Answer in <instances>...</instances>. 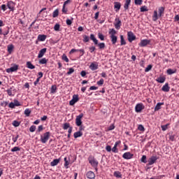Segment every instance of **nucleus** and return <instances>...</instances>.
<instances>
[{
    "label": "nucleus",
    "instance_id": "obj_1",
    "mask_svg": "<svg viewBox=\"0 0 179 179\" xmlns=\"http://www.w3.org/2000/svg\"><path fill=\"white\" fill-rule=\"evenodd\" d=\"M50 131L45 132V134H43V136H41V142H42V143H47V142L48 141V139H50Z\"/></svg>",
    "mask_w": 179,
    "mask_h": 179
},
{
    "label": "nucleus",
    "instance_id": "obj_2",
    "mask_svg": "<svg viewBox=\"0 0 179 179\" xmlns=\"http://www.w3.org/2000/svg\"><path fill=\"white\" fill-rule=\"evenodd\" d=\"M89 163L92 166V167L97 168V166H99V162L94 159V157H90L89 159Z\"/></svg>",
    "mask_w": 179,
    "mask_h": 179
},
{
    "label": "nucleus",
    "instance_id": "obj_3",
    "mask_svg": "<svg viewBox=\"0 0 179 179\" xmlns=\"http://www.w3.org/2000/svg\"><path fill=\"white\" fill-rule=\"evenodd\" d=\"M82 118H83V113H81L79 115L76 116V124L77 127H80L82 125Z\"/></svg>",
    "mask_w": 179,
    "mask_h": 179
},
{
    "label": "nucleus",
    "instance_id": "obj_4",
    "mask_svg": "<svg viewBox=\"0 0 179 179\" xmlns=\"http://www.w3.org/2000/svg\"><path fill=\"white\" fill-rule=\"evenodd\" d=\"M79 101V96L77 94H74L73 96V99L69 101L70 106H74L76 103H78Z\"/></svg>",
    "mask_w": 179,
    "mask_h": 179
},
{
    "label": "nucleus",
    "instance_id": "obj_5",
    "mask_svg": "<svg viewBox=\"0 0 179 179\" xmlns=\"http://www.w3.org/2000/svg\"><path fill=\"white\" fill-rule=\"evenodd\" d=\"M127 38H128L129 43H132L134 41V40H136V36H135V35H134V33H132V31H129L127 33Z\"/></svg>",
    "mask_w": 179,
    "mask_h": 179
},
{
    "label": "nucleus",
    "instance_id": "obj_6",
    "mask_svg": "<svg viewBox=\"0 0 179 179\" xmlns=\"http://www.w3.org/2000/svg\"><path fill=\"white\" fill-rule=\"evenodd\" d=\"M17 69H19V66L17 65H14L13 66L9 68V69H7L6 70V71L8 73H10V72H16V71H17Z\"/></svg>",
    "mask_w": 179,
    "mask_h": 179
},
{
    "label": "nucleus",
    "instance_id": "obj_7",
    "mask_svg": "<svg viewBox=\"0 0 179 179\" xmlns=\"http://www.w3.org/2000/svg\"><path fill=\"white\" fill-rule=\"evenodd\" d=\"M122 157L126 160H129V159H132V157H134V155L129 152H127L123 154Z\"/></svg>",
    "mask_w": 179,
    "mask_h": 179
},
{
    "label": "nucleus",
    "instance_id": "obj_8",
    "mask_svg": "<svg viewBox=\"0 0 179 179\" xmlns=\"http://www.w3.org/2000/svg\"><path fill=\"white\" fill-rule=\"evenodd\" d=\"M145 106H143V103H138L135 108L136 113H141V111H142V110H143Z\"/></svg>",
    "mask_w": 179,
    "mask_h": 179
},
{
    "label": "nucleus",
    "instance_id": "obj_9",
    "mask_svg": "<svg viewBox=\"0 0 179 179\" xmlns=\"http://www.w3.org/2000/svg\"><path fill=\"white\" fill-rule=\"evenodd\" d=\"M7 6L10 10H15V3L12 1H8Z\"/></svg>",
    "mask_w": 179,
    "mask_h": 179
},
{
    "label": "nucleus",
    "instance_id": "obj_10",
    "mask_svg": "<svg viewBox=\"0 0 179 179\" xmlns=\"http://www.w3.org/2000/svg\"><path fill=\"white\" fill-rule=\"evenodd\" d=\"M156 160H157V157L152 156L148 159L149 166H152V164H155L156 163Z\"/></svg>",
    "mask_w": 179,
    "mask_h": 179
},
{
    "label": "nucleus",
    "instance_id": "obj_11",
    "mask_svg": "<svg viewBox=\"0 0 179 179\" xmlns=\"http://www.w3.org/2000/svg\"><path fill=\"white\" fill-rule=\"evenodd\" d=\"M114 24H115V29H117V30H120L121 27V20H120V18H116L115 23Z\"/></svg>",
    "mask_w": 179,
    "mask_h": 179
},
{
    "label": "nucleus",
    "instance_id": "obj_12",
    "mask_svg": "<svg viewBox=\"0 0 179 179\" xmlns=\"http://www.w3.org/2000/svg\"><path fill=\"white\" fill-rule=\"evenodd\" d=\"M150 41L145 39V40H142L141 43H139L140 47H146L148 44H150Z\"/></svg>",
    "mask_w": 179,
    "mask_h": 179
},
{
    "label": "nucleus",
    "instance_id": "obj_13",
    "mask_svg": "<svg viewBox=\"0 0 179 179\" xmlns=\"http://www.w3.org/2000/svg\"><path fill=\"white\" fill-rule=\"evenodd\" d=\"M90 69H91V71H96V69H99V64H97V63H91L90 65Z\"/></svg>",
    "mask_w": 179,
    "mask_h": 179
},
{
    "label": "nucleus",
    "instance_id": "obj_14",
    "mask_svg": "<svg viewBox=\"0 0 179 179\" xmlns=\"http://www.w3.org/2000/svg\"><path fill=\"white\" fill-rule=\"evenodd\" d=\"M45 52H47V48H43L39 51L38 55V58H43V57H44V54H45Z\"/></svg>",
    "mask_w": 179,
    "mask_h": 179
},
{
    "label": "nucleus",
    "instance_id": "obj_15",
    "mask_svg": "<svg viewBox=\"0 0 179 179\" xmlns=\"http://www.w3.org/2000/svg\"><path fill=\"white\" fill-rule=\"evenodd\" d=\"M114 8L116 9L115 12H118V10H120V9H121V3H120L118 1H115L114 3Z\"/></svg>",
    "mask_w": 179,
    "mask_h": 179
},
{
    "label": "nucleus",
    "instance_id": "obj_16",
    "mask_svg": "<svg viewBox=\"0 0 179 179\" xmlns=\"http://www.w3.org/2000/svg\"><path fill=\"white\" fill-rule=\"evenodd\" d=\"M86 176L89 179H93L94 177H96V175L93 173V171H88Z\"/></svg>",
    "mask_w": 179,
    "mask_h": 179
},
{
    "label": "nucleus",
    "instance_id": "obj_17",
    "mask_svg": "<svg viewBox=\"0 0 179 179\" xmlns=\"http://www.w3.org/2000/svg\"><path fill=\"white\" fill-rule=\"evenodd\" d=\"M159 14L158 16L159 17H162L163 15H164V7H160L158 10Z\"/></svg>",
    "mask_w": 179,
    "mask_h": 179
},
{
    "label": "nucleus",
    "instance_id": "obj_18",
    "mask_svg": "<svg viewBox=\"0 0 179 179\" xmlns=\"http://www.w3.org/2000/svg\"><path fill=\"white\" fill-rule=\"evenodd\" d=\"M162 92H170V87H169V84L166 83L165 84L162 88Z\"/></svg>",
    "mask_w": 179,
    "mask_h": 179
},
{
    "label": "nucleus",
    "instance_id": "obj_19",
    "mask_svg": "<svg viewBox=\"0 0 179 179\" xmlns=\"http://www.w3.org/2000/svg\"><path fill=\"white\" fill-rule=\"evenodd\" d=\"M164 103H157L156 106L155 107V111H159L160 108H162V106H164Z\"/></svg>",
    "mask_w": 179,
    "mask_h": 179
},
{
    "label": "nucleus",
    "instance_id": "obj_20",
    "mask_svg": "<svg viewBox=\"0 0 179 179\" xmlns=\"http://www.w3.org/2000/svg\"><path fill=\"white\" fill-rule=\"evenodd\" d=\"M95 45H97L99 50H104V48H106V43H98L97 44H95Z\"/></svg>",
    "mask_w": 179,
    "mask_h": 179
},
{
    "label": "nucleus",
    "instance_id": "obj_21",
    "mask_svg": "<svg viewBox=\"0 0 179 179\" xmlns=\"http://www.w3.org/2000/svg\"><path fill=\"white\" fill-rule=\"evenodd\" d=\"M83 135V133L79 131L75 132L73 134V136L75 139H76L77 138H80V136H82Z\"/></svg>",
    "mask_w": 179,
    "mask_h": 179
},
{
    "label": "nucleus",
    "instance_id": "obj_22",
    "mask_svg": "<svg viewBox=\"0 0 179 179\" xmlns=\"http://www.w3.org/2000/svg\"><path fill=\"white\" fill-rule=\"evenodd\" d=\"M130 4H131V0H126L124 6L125 10H128Z\"/></svg>",
    "mask_w": 179,
    "mask_h": 179
},
{
    "label": "nucleus",
    "instance_id": "obj_23",
    "mask_svg": "<svg viewBox=\"0 0 179 179\" xmlns=\"http://www.w3.org/2000/svg\"><path fill=\"white\" fill-rule=\"evenodd\" d=\"M59 163V159H55L52 162H50V166L52 167H54L55 166H57Z\"/></svg>",
    "mask_w": 179,
    "mask_h": 179
},
{
    "label": "nucleus",
    "instance_id": "obj_24",
    "mask_svg": "<svg viewBox=\"0 0 179 179\" xmlns=\"http://www.w3.org/2000/svg\"><path fill=\"white\" fill-rule=\"evenodd\" d=\"M159 19V15H157V10L154 11V15L152 16L153 22H156Z\"/></svg>",
    "mask_w": 179,
    "mask_h": 179
},
{
    "label": "nucleus",
    "instance_id": "obj_25",
    "mask_svg": "<svg viewBox=\"0 0 179 179\" xmlns=\"http://www.w3.org/2000/svg\"><path fill=\"white\" fill-rule=\"evenodd\" d=\"M45 38H47V36L45 35H38V36L39 41H45Z\"/></svg>",
    "mask_w": 179,
    "mask_h": 179
},
{
    "label": "nucleus",
    "instance_id": "obj_26",
    "mask_svg": "<svg viewBox=\"0 0 179 179\" xmlns=\"http://www.w3.org/2000/svg\"><path fill=\"white\" fill-rule=\"evenodd\" d=\"M111 41H112V44H115L117 43V36H110Z\"/></svg>",
    "mask_w": 179,
    "mask_h": 179
},
{
    "label": "nucleus",
    "instance_id": "obj_27",
    "mask_svg": "<svg viewBox=\"0 0 179 179\" xmlns=\"http://www.w3.org/2000/svg\"><path fill=\"white\" fill-rule=\"evenodd\" d=\"M90 39L93 41V43H94V44L98 43L99 41L96 38V37H94V34H92L90 35Z\"/></svg>",
    "mask_w": 179,
    "mask_h": 179
},
{
    "label": "nucleus",
    "instance_id": "obj_28",
    "mask_svg": "<svg viewBox=\"0 0 179 179\" xmlns=\"http://www.w3.org/2000/svg\"><path fill=\"white\" fill-rule=\"evenodd\" d=\"M165 81H166L165 77H159L157 79V82H158V83H164Z\"/></svg>",
    "mask_w": 179,
    "mask_h": 179
},
{
    "label": "nucleus",
    "instance_id": "obj_29",
    "mask_svg": "<svg viewBox=\"0 0 179 179\" xmlns=\"http://www.w3.org/2000/svg\"><path fill=\"white\" fill-rule=\"evenodd\" d=\"M83 43H89L90 40V37L87 36V35H84L83 36Z\"/></svg>",
    "mask_w": 179,
    "mask_h": 179
},
{
    "label": "nucleus",
    "instance_id": "obj_30",
    "mask_svg": "<svg viewBox=\"0 0 179 179\" xmlns=\"http://www.w3.org/2000/svg\"><path fill=\"white\" fill-rule=\"evenodd\" d=\"M177 72V70L175 69V70H173L171 69H169L167 71H166V73H168V75H173V73H176Z\"/></svg>",
    "mask_w": 179,
    "mask_h": 179
},
{
    "label": "nucleus",
    "instance_id": "obj_31",
    "mask_svg": "<svg viewBox=\"0 0 179 179\" xmlns=\"http://www.w3.org/2000/svg\"><path fill=\"white\" fill-rule=\"evenodd\" d=\"M27 66L29 69H34V68H36V66H34V65H33L30 62H27Z\"/></svg>",
    "mask_w": 179,
    "mask_h": 179
},
{
    "label": "nucleus",
    "instance_id": "obj_32",
    "mask_svg": "<svg viewBox=\"0 0 179 179\" xmlns=\"http://www.w3.org/2000/svg\"><path fill=\"white\" fill-rule=\"evenodd\" d=\"M24 114L27 116V117H30V114H31V110L29 108L25 109Z\"/></svg>",
    "mask_w": 179,
    "mask_h": 179
},
{
    "label": "nucleus",
    "instance_id": "obj_33",
    "mask_svg": "<svg viewBox=\"0 0 179 179\" xmlns=\"http://www.w3.org/2000/svg\"><path fill=\"white\" fill-rule=\"evenodd\" d=\"M127 44V42H125V39H124V36H120V45H125Z\"/></svg>",
    "mask_w": 179,
    "mask_h": 179
},
{
    "label": "nucleus",
    "instance_id": "obj_34",
    "mask_svg": "<svg viewBox=\"0 0 179 179\" xmlns=\"http://www.w3.org/2000/svg\"><path fill=\"white\" fill-rule=\"evenodd\" d=\"M110 36H115L117 34V31L114 29H110L109 31Z\"/></svg>",
    "mask_w": 179,
    "mask_h": 179
},
{
    "label": "nucleus",
    "instance_id": "obj_35",
    "mask_svg": "<svg viewBox=\"0 0 179 179\" xmlns=\"http://www.w3.org/2000/svg\"><path fill=\"white\" fill-rule=\"evenodd\" d=\"M170 125V124H166L165 125H162L161 128L162 129V131H167V129H169V126Z\"/></svg>",
    "mask_w": 179,
    "mask_h": 179
},
{
    "label": "nucleus",
    "instance_id": "obj_36",
    "mask_svg": "<svg viewBox=\"0 0 179 179\" xmlns=\"http://www.w3.org/2000/svg\"><path fill=\"white\" fill-rule=\"evenodd\" d=\"M58 15H59V10L58 9H56L52 14L53 17H57Z\"/></svg>",
    "mask_w": 179,
    "mask_h": 179
},
{
    "label": "nucleus",
    "instance_id": "obj_37",
    "mask_svg": "<svg viewBox=\"0 0 179 179\" xmlns=\"http://www.w3.org/2000/svg\"><path fill=\"white\" fill-rule=\"evenodd\" d=\"M68 128H71V124L69 123H64L63 126V129L66 130Z\"/></svg>",
    "mask_w": 179,
    "mask_h": 179
},
{
    "label": "nucleus",
    "instance_id": "obj_38",
    "mask_svg": "<svg viewBox=\"0 0 179 179\" xmlns=\"http://www.w3.org/2000/svg\"><path fill=\"white\" fill-rule=\"evenodd\" d=\"M39 64H41V65H44L45 64H47V59L45 58H43L39 61Z\"/></svg>",
    "mask_w": 179,
    "mask_h": 179
},
{
    "label": "nucleus",
    "instance_id": "obj_39",
    "mask_svg": "<svg viewBox=\"0 0 179 179\" xmlns=\"http://www.w3.org/2000/svg\"><path fill=\"white\" fill-rule=\"evenodd\" d=\"M62 58L63 61H65V62H69V59H68V57L66 56V55L64 54Z\"/></svg>",
    "mask_w": 179,
    "mask_h": 179
},
{
    "label": "nucleus",
    "instance_id": "obj_40",
    "mask_svg": "<svg viewBox=\"0 0 179 179\" xmlns=\"http://www.w3.org/2000/svg\"><path fill=\"white\" fill-rule=\"evenodd\" d=\"M141 12H148V9L146 6H142L141 8Z\"/></svg>",
    "mask_w": 179,
    "mask_h": 179
},
{
    "label": "nucleus",
    "instance_id": "obj_41",
    "mask_svg": "<svg viewBox=\"0 0 179 179\" xmlns=\"http://www.w3.org/2000/svg\"><path fill=\"white\" fill-rule=\"evenodd\" d=\"M104 83V79L101 78L99 81H97L96 84L99 85V86H103Z\"/></svg>",
    "mask_w": 179,
    "mask_h": 179
},
{
    "label": "nucleus",
    "instance_id": "obj_42",
    "mask_svg": "<svg viewBox=\"0 0 179 179\" xmlns=\"http://www.w3.org/2000/svg\"><path fill=\"white\" fill-rule=\"evenodd\" d=\"M13 127H17L19 125H20V122H17V120H14L13 122Z\"/></svg>",
    "mask_w": 179,
    "mask_h": 179
},
{
    "label": "nucleus",
    "instance_id": "obj_43",
    "mask_svg": "<svg viewBox=\"0 0 179 179\" xmlns=\"http://www.w3.org/2000/svg\"><path fill=\"white\" fill-rule=\"evenodd\" d=\"M8 51L9 52V54H10V52H12V51H13V45H10L8 46Z\"/></svg>",
    "mask_w": 179,
    "mask_h": 179
},
{
    "label": "nucleus",
    "instance_id": "obj_44",
    "mask_svg": "<svg viewBox=\"0 0 179 179\" xmlns=\"http://www.w3.org/2000/svg\"><path fill=\"white\" fill-rule=\"evenodd\" d=\"M59 27H61L59 24H56L54 27V29L55 30V31H59Z\"/></svg>",
    "mask_w": 179,
    "mask_h": 179
},
{
    "label": "nucleus",
    "instance_id": "obj_45",
    "mask_svg": "<svg viewBox=\"0 0 179 179\" xmlns=\"http://www.w3.org/2000/svg\"><path fill=\"white\" fill-rule=\"evenodd\" d=\"M20 148L19 147H14L11 149V152H20Z\"/></svg>",
    "mask_w": 179,
    "mask_h": 179
},
{
    "label": "nucleus",
    "instance_id": "obj_46",
    "mask_svg": "<svg viewBox=\"0 0 179 179\" xmlns=\"http://www.w3.org/2000/svg\"><path fill=\"white\" fill-rule=\"evenodd\" d=\"M152 64H149L145 69V72H149V71L152 70Z\"/></svg>",
    "mask_w": 179,
    "mask_h": 179
},
{
    "label": "nucleus",
    "instance_id": "obj_47",
    "mask_svg": "<svg viewBox=\"0 0 179 179\" xmlns=\"http://www.w3.org/2000/svg\"><path fill=\"white\" fill-rule=\"evenodd\" d=\"M138 131H141V132H143L145 131V127L142 124H139L138 127Z\"/></svg>",
    "mask_w": 179,
    "mask_h": 179
},
{
    "label": "nucleus",
    "instance_id": "obj_48",
    "mask_svg": "<svg viewBox=\"0 0 179 179\" xmlns=\"http://www.w3.org/2000/svg\"><path fill=\"white\" fill-rule=\"evenodd\" d=\"M72 20H73V18H72L71 20L67 19L66 20L67 26H71V24H72Z\"/></svg>",
    "mask_w": 179,
    "mask_h": 179
},
{
    "label": "nucleus",
    "instance_id": "obj_49",
    "mask_svg": "<svg viewBox=\"0 0 179 179\" xmlns=\"http://www.w3.org/2000/svg\"><path fill=\"white\" fill-rule=\"evenodd\" d=\"M57 92V86L52 85L51 87V92L52 93H55Z\"/></svg>",
    "mask_w": 179,
    "mask_h": 179
},
{
    "label": "nucleus",
    "instance_id": "obj_50",
    "mask_svg": "<svg viewBox=\"0 0 179 179\" xmlns=\"http://www.w3.org/2000/svg\"><path fill=\"white\" fill-rule=\"evenodd\" d=\"M75 72V70L73 68H70L69 69V71L67 72V75H71V73H73Z\"/></svg>",
    "mask_w": 179,
    "mask_h": 179
},
{
    "label": "nucleus",
    "instance_id": "obj_51",
    "mask_svg": "<svg viewBox=\"0 0 179 179\" xmlns=\"http://www.w3.org/2000/svg\"><path fill=\"white\" fill-rule=\"evenodd\" d=\"M98 37L101 41H104V35L103 34H99Z\"/></svg>",
    "mask_w": 179,
    "mask_h": 179
},
{
    "label": "nucleus",
    "instance_id": "obj_52",
    "mask_svg": "<svg viewBox=\"0 0 179 179\" xmlns=\"http://www.w3.org/2000/svg\"><path fill=\"white\" fill-rule=\"evenodd\" d=\"M13 103L15 107H19V106H20V102L17 100H14Z\"/></svg>",
    "mask_w": 179,
    "mask_h": 179
},
{
    "label": "nucleus",
    "instance_id": "obj_53",
    "mask_svg": "<svg viewBox=\"0 0 179 179\" xmlns=\"http://www.w3.org/2000/svg\"><path fill=\"white\" fill-rule=\"evenodd\" d=\"M114 176H115V177H117V178H121V173H120V172H115Z\"/></svg>",
    "mask_w": 179,
    "mask_h": 179
},
{
    "label": "nucleus",
    "instance_id": "obj_54",
    "mask_svg": "<svg viewBox=\"0 0 179 179\" xmlns=\"http://www.w3.org/2000/svg\"><path fill=\"white\" fill-rule=\"evenodd\" d=\"M141 162H142V163L148 162V161H146V155H143V157H141Z\"/></svg>",
    "mask_w": 179,
    "mask_h": 179
},
{
    "label": "nucleus",
    "instance_id": "obj_55",
    "mask_svg": "<svg viewBox=\"0 0 179 179\" xmlns=\"http://www.w3.org/2000/svg\"><path fill=\"white\" fill-rule=\"evenodd\" d=\"M29 131L30 132H34V131H36V126L34 125L31 126L29 128Z\"/></svg>",
    "mask_w": 179,
    "mask_h": 179
},
{
    "label": "nucleus",
    "instance_id": "obj_56",
    "mask_svg": "<svg viewBox=\"0 0 179 179\" xmlns=\"http://www.w3.org/2000/svg\"><path fill=\"white\" fill-rule=\"evenodd\" d=\"M89 50L90 51V52H94V51H96V47L91 46V47L89 48Z\"/></svg>",
    "mask_w": 179,
    "mask_h": 179
},
{
    "label": "nucleus",
    "instance_id": "obj_57",
    "mask_svg": "<svg viewBox=\"0 0 179 179\" xmlns=\"http://www.w3.org/2000/svg\"><path fill=\"white\" fill-rule=\"evenodd\" d=\"M136 5H142V0H134Z\"/></svg>",
    "mask_w": 179,
    "mask_h": 179
},
{
    "label": "nucleus",
    "instance_id": "obj_58",
    "mask_svg": "<svg viewBox=\"0 0 179 179\" xmlns=\"http://www.w3.org/2000/svg\"><path fill=\"white\" fill-rule=\"evenodd\" d=\"M169 139L171 141V142H174L176 136H174V135H169Z\"/></svg>",
    "mask_w": 179,
    "mask_h": 179
},
{
    "label": "nucleus",
    "instance_id": "obj_59",
    "mask_svg": "<svg viewBox=\"0 0 179 179\" xmlns=\"http://www.w3.org/2000/svg\"><path fill=\"white\" fill-rule=\"evenodd\" d=\"M64 162H65L64 166L66 167V169H68V166H69V163L66 157L64 158Z\"/></svg>",
    "mask_w": 179,
    "mask_h": 179
},
{
    "label": "nucleus",
    "instance_id": "obj_60",
    "mask_svg": "<svg viewBox=\"0 0 179 179\" xmlns=\"http://www.w3.org/2000/svg\"><path fill=\"white\" fill-rule=\"evenodd\" d=\"M112 152H113V153H118V149H117L115 145H114V147L112 148Z\"/></svg>",
    "mask_w": 179,
    "mask_h": 179
},
{
    "label": "nucleus",
    "instance_id": "obj_61",
    "mask_svg": "<svg viewBox=\"0 0 179 179\" xmlns=\"http://www.w3.org/2000/svg\"><path fill=\"white\" fill-rule=\"evenodd\" d=\"M8 107H9L10 108H15V107H16V106H15V103H14L13 102H10V103H9V105H8Z\"/></svg>",
    "mask_w": 179,
    "mask_h": 179
},
{
    "label": "nucleus",
    "instance_id": "obj_62",
    "mask_svg": "<svg viewBox=\"0 0 179 179\" xmlns=\"http://www.w3.org/2000/svg\"><path fill=\"white\" fill-rule=\"evenodd\" d=\"M115 128V126H114V124H111V125L108 127V130H109V131H113V129H114Z\"/></svg>",
    "mask_w": 179,
    "mask_h": 179
},
{
    "label": "nucleus",
    "instance_id": "obj_63",
    "mask_svg": "<svg viewBox=\"0 0 179 179\" xmlns=\"http://www.w3.org/2000/svg\"><path fill=\"white\" fill-rule=\"evenodd\" d=\"M1 9H2V10H3V12H5V10H6V5H5V4L1 5Z\"/></svg>",
    "mask_w": 179,
    "mask_h": 179
},
{
    "label": "nucleus",
    "instance_id": "obj_64",
    "mask_svg": "<svg viewBox=\"0 0 179 179\" xmlns=\"http://www.w3.org/2000/svg\"><path fill=\"white\" fill-rule=\"evenodd\" d=\"M106 150H107V152H111V146L107 145L106 147Z\"/></svg>",
    "mask_w": 179,
    "mask_h": 179
}]
</instances>
